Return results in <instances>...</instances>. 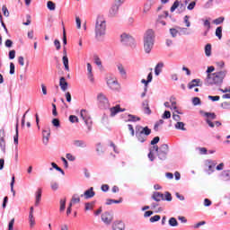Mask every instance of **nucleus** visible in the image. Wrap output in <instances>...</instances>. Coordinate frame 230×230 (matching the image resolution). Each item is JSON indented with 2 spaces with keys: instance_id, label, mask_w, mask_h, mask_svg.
Listing matches in <instances>:
<instances>
[{
  "instance_id": "obj_45",
  "label": "nucleus",
  "mask_w": 230,
  "mask_h": 230,
  "mask_svg": "<svg viewBox=\"0 0 230 230\" xmlns=\"http://www.w3.org/2000/svg\"><path fill=\"white\" fill-rule=\"evenodd\" d=\"M162 118L163 119H170L172 118V113L169 111H165Z\"/></svg>"
},
{
  "instance_id": "obj_59",
  "label": "nucleus",
  "mask_w": 230,
  "mask_h": 230,
  "mask_svg": "<svg viewBox=\"0 0 230 230\" xmlns=\"http://www.w3.org/2000/svg\"><path fill=\"white\" fill-rule=\"evenodd\" d=\"M54 46L56 47L57 51H59L61 45H60V40H54Z\"/></svg>"
},
{
  "instance_id": "obj_41",
  "label": "nucleus",
  "mask_w": 230,
  "mask_h": 230,
  "mask_svg": "<svg viewBox=\"0 0 230 230\" xmlns=\"http://www.w3.org/2000/svg\"><path fill=\"white\" fill-rule=\"evenodd\" d=\"M47 8H49V10H50V11H54L55 8H57V5L52 1H49L47 3Z\"/></svg>"
},
{
  "instance_id": "obj_43",
  "label": "nucleus",
  "mask_w": 230,
  "mask_h": 230,
  "mask_svg": "<svg viewBox=\"0 0 230 230\" xmlns=\"http://www.w3.org/2000/svg\"><path fill=\"white\" fill-rule=\"evenodd\" d=\"M170 34L172 35V37H173V39H175V37H177V35L179 34V31L177 30V27L176 29L175 28H172L170 29Z\"/></svg>"
},
{
  "instance_id": "obj_14",
  "label": "nucleus",
  "mask_w": 230,
  "mask_h": 230,
  "mask_svg": "<svg viewBox=\"0 0 230 230\" xmlns=\"http://www.w3.org/2000/svg\"><path fill=\"white\" fill-rule=\"evenodd\" d=\"M94 195H96V192H94V188L91 187L90 189L85 190L84 193L81 195V197H84V199H86L87 200L89 199H93Z\"/></svg>"
},
{
  "instance_id": "obj_22",
  "label": "nucleus",
  "mask_w": 230,
  "mask_h": 230,
  "mask_svg": "<svg viewBox=\"0 0 230 230\" xmlns=\"http://www.w3.org/2000/svg\"><path fill=\"white\" fill-rule=\"evenodd\" d=\"M200 79H193L191 82L189 83L188 87L189 89H193V87H200Z\"/></svg>"
},
{
  "instance_id": "obj_12",
  "label": "nucleus",
  "mask_w": 230,
  "mask_h": 230,
  "mask_svg": "<svg viewBox=\"0 0 230 230\" xmlns=\"http://www.w3.org/2000/svg\"><path fill=\"white\" fill-rule=\"evenodd\" d=\"M119 12V5L113 4L109 11L110 17H118V13Z\"/></svg>"
},
{
  "instance_id": "obj_10",
  "label": "nucleus",
  "mask_w": 230,
  "mask_h": 230,
  "mask_svg": "<svg viewBox=\"0 0 230 230\" xmlns=\"http://www.w3.org/2000/svg\"><path fill=\"white\" fill-rule=\"evenodd\" d=\"M107 85L110 87V89H112L113 91H117V89H119V84L118 83V80H116V77H108Z\"/></svg>"
},
{
  "instance_id": "obj_39",
  "label": "nucleus",
  "mask_w": 230,
  "mask_h": 230,
  "mask_svg": "<svg viewBox=\"0 0 230 230\" xmlns=\"http://www.w3.org/2000/svg\"><path fill=\"white\" fill-rule=\"evenodd\" d=\"M118 70L120 73L121 76H127V71H125L123 65H118Z\"/></svg>"
},
{
  "instance_id": "obj_46",
  "label": "nucleus",
  "mask_w": 230,
  "mask_h": 230,
  "mask_svg": "<svg viewBox=\"0 0 230 230\" xmlns=\"http://www.w3.org/2000/svg\"><path fill=\"white\" fill-rule=\"evenodd\" d=\"M216 36L219 39V40L222 39V27H217L216 29Z\"/></svg>"
},
{
  "instance_id": "obj_32",
  "label": "nucleus",
  "mask_w": 230,
  "mask_h": 230,
  "mask_svg": "<svg viewBox=\"0 0 230 230\" xmlns=\"http://www.w3.org/2000/svg\"><path fill=\"white\" fill-rule=\"evenodd\" d=\"M169 226H171V227H177L179 226V222H177L175 217H171L169 219Z\"/></svg>"
},
{
  "instance_id": "obj_30",
  "label": "nucleus",
  "mask_w": 230,
  "mask_h": 230,
  "mask_svg": "<svg viewBox=\"0 0 230 230\" xmlns=\"http://www.w3.org/2000/svg\"><path fill=\"white\" fill-rule=\"evenodd\" d=\"M177 30H180V35H190V32L188 31V28H184V27H176Z\"/></svg>"
},
{
  "instance_id": "obj_58",
  "label": "nucleus",
  "mask_w": 230,
  "mask_h": 230,
  "mask_svg": "<svg viewBox=\"0 0 230 230\" xmlns=\"http://www.w3.org/2000/svg\"><path fill=\"white\" fill-rule=\"evenodd\" d=\"M196 5H197V2L193 1L190 4H188L187 10H193Z\"/></svg>"
},
{
  "instance_id": "obj_37",
  "label": "nucleus",
  "mask_w": 230,
  "mask_h": 230,
  "mask_svg": "<svg viewBox=\"0 0 230 230\" xmlns=\"http://www.w3.org/2000/svg\"><path fill=\"white\" fill-rule=\"evenodd\" d=\"M205 54H206V57H211V44H207L205 46Z\"/></svg>"
},
{
  "instance_id": "obj_15",
  "label": "nucleus",
  "mask_w": 230,
  "mask_h": 230,
  "mask_svg": "<svg viewBox=\"0 0 230 230\" xmlns=\"http://www.w3.org/2000/svg\"><path fill=\"white\" fill-rule=\"evenodd\" d=\"M153 200H155V202H161V200H164V194L159 191H155L152 195Z\"/></svg>"
},
{
  "instance_id": "obj_40",
  "label": "nucleus",
  "mask_w": 230,
  "mask_h": 230,
  "mask_svg": "<svg viewBox=\"0 0 230 230\" xmlns=\"http://www.w3.org/2000/svg\"><path fill=\"white\" fill-rule=\"evenodd\" d=\"M221 109H225L226 111H230V102H224L220 104Z\"/></svg>"
},
{
  "instance_id": "obj_61",
  "label": "nucleus",
  "mask_w": 230,
  "mask_h": 230,
  "mask_svg": "<svg viewBox=\"0 0 230 230\" xmlns=\"http://www.w3.org/2000/svg\"><path fill=\"white\" fill-rule=\"evenodd\" d=\"M225 18L224 17H219L216 20H214V24H222V22H224Z\"/></svg>"
},
{
  "instance_id": "obj_60",
  "label": "nucleus",
  "mask_w": 230,
  "mask_h": 230,
  "mask_svg": "<svg viewBox=\"0 0 230 230\" xmlns=\"http://www.w3.org/2000/svg\"><path fill=\"white\" fill-rule=\"evenodd\" d=\"M66 159H68V161H76V157H75L73 155H71V153H67L66 155Z\"/></svg>"
},
{
  "instance_id": "obj_33",
  "label": "nucleus",
  "mask_w": 230,
  "mask_h": 230,
  "mask_svg": "<svg viewBox=\"0 0 230 230\" xmlns=\"http://www.w3.org/2000/svg\"><path fill=\"white\" fill-rule=\"evenodd\" d=\"M179 6H181V2L179 0H176L173 2L172 5L171 6L170 11L172 12V13H173V12L175 11L176 8H179Z\"/></svg>"
},
{
  "instance_id": "obj_18",
  "label": "nucleus",
  "mask_w": 230,
  "mask_h": 230,
  "mask_svg": "<svg viewBox=\"0 0 230 230\" xmlns=\"http://www.w3.org/2000/svg\"><path fill=\"white\" fill-rule=\"evenodd\" d=\"M112 229L113 230H124L125 229V223L123 221H115L112 224Z\"/></svg>"
},
{
  "instance_id": "obj_42",
  "label": "nucleus",
  "mask_w": 230,
  "mask_h": 230,
  "mask_svg": "<svg viewBox=\"0 0 230 230\" xmlns=\"http://www.w3.org/2000/svg\"><path fill=\"white\" fill-rule=\"evenodd\" d=\"M172 193L166 191L165 194L164 195V200H167V202H172Z\"/></svg>"
},
{
  "instance_id": "obj_44",
  "label": "nucleus",
  "mask_w": 230,
  "mask_h": 230,
  "mask_svg": "<svg viewBox=\"0 0 230 230\" xmlns=\"http://www.w3.org/2000/svg\"><path fill=\"white\" fill-rule=\"evenodd\" d=\"M159 220H161V216L155 215V216L150 217L149 222L154 224V222H159Z\"/></svg>"
},
{
  "instance_id": "obj_6",
  "label": "nucleus",
  "mask_w": 230,
  "mask_h": 230,
  "mask_svg": "<svg viewBox=\"0 0 230 230\" xmlns=\"http://www.w3.org/2000/svg\"><path fill=\"white\" fill-rule=\"evenodd\" d=\"M97 102L100 109H109L111 107V103L109 102V98L103 93H100L97 94Z\"/></svg>"
},
{
  "instance_id": "obj_53",
  "label": "nucleus",
  "mask_w": 230,
  "mask_h": 230,
  "mask_svg": "<svg viewBox=\"0 0 230 230\" xmlns=\"http://www.w3.org/2000/svg\"><path fill=\"white\" fill-rule=\"evenodd\" d=\"M69 121H70V123H78V117H76L75 115H70Z\"/></svg>"
},
{
  "instance_id": "obj_5",
  "label": "nucleus",
  "mask_w": 230,
  "mask_h": 230,
  "mask_svg": "<svg viewBox=\"0 0 230 230\" xmlns=\"http://www.w3.org/2000/svg\"><path fill=\"white\" fill-rule=\"evenodd\" d=\"M120 42L124 46H129L132 49H136V40L127 33L120 35Z\"/></svg>"
},
{
  "instance_id": "obj_49",
  "label": "nucleus",
  "mask_w": 230,
  "mask_h": 230,
  "mask_svg": "<svg viewBox=\"0 0 230 230\" xmlns=\"http://www.w3.org/2000/svg\"><path fill=\"white\" fill-rule=\"evenodd\" d=\"M168 16H169L168 11H164V13L162 14L158 15V19L157 20L166 19Z\"/></svg>"
},
{
  "instance_id": "obj_21",
  "label": "nucleus",
  "mask_w": 230,
  "mask_h": 230,
  "mask_svg": "<svg viewBox=\"0 0 230 230\" xmlns=\"http://www.w3.org/2000/svg\"><path fill=\"white\" fill-rule=\"evenodd\" d=\"M74 146H77V148H85L87 147V143L84 140H74Z\"/></svg>"
},
{
  "instance_id": "obj_25",
  "label": "nucleus",
  "mask_w": 230,
  "mask_h": 230,
  "mask_svg": "<svg viewBox=\"0 0 230 230\" xmlns=\"http://www.w3.org/2000/svg\"><path fill=\"white\" fill-rule=\"evenodd\" d=\"M123 202V198H119V199H106V206H111V204H121Z\"/></svg>"
},
{
  "instance_id": "obj_34",
  "label": "nucleus",
  "mask_w": 230,
  "mask_h": 230,
  "mask_svg": "<svg viewBox=\"0 0 230 230\" xmlns=\"http://www.w3.org/2000/svg\"><path fill=\"white\" fill-rule=\"evenodd\" d=\"M94 208V201L85 203L84 209L85 211H93Z\"/></svg>"
},
{
  "instance_id": "obj_48",
  "label": "nucleus",
  "mask_w": 230,
  "mask_h": 230,
  "mask_svg": "<svg viewBox=\"0 0 230 230\" xmlns=\"http://www.w3.org/2000/svg\"><path fill=\"white\" fill-rule=\"evenodd\" d=\"M29 223H30V227H33L35 226V217L33 215H29Z\"/></svg>"
},
{
  "instance_id": "obj_26",
  "label": "nucleus",
  "mask_w": 230,
  "mask_h": 230,
  "mask_svg": "<svg viewBox=\"0 0 230 230\" xmlns=\"http://www.w3.org/2000/svg\"><path fill=\"white\" fill-rule=\"evenodd\" d=\"M15 136L13 137L14 139V145H19V119L17 120L16 126H15Z\"/></svg>"
},
{
  "instance_id": "obj_16",
  "label": "nucleus",
  "mask_w": 230,
  "mask_h": 230,
  "mask_svg": "<svg viewBox=\"0 0 230 230\" xmlns=\"http://www.w3.org/2000/svg\"><path fill=\"white\" fill-rule=\"evenodd\" d=\"M110 111H111V118H113V116H116L118 112H125V109H121L119 105H116L115 107L111 108Z\"/></svg>"
},
{
  "instance_id": "obj_24",
  "label": "nucleus",
  "mask_w": 230,
  "mask_h": 230,
  "mask_svg": "<svg viewBox=\"0 0 230 230\" xmlns=\"http://www.w3.org/2000/svg\"><path fill=\"white\" fill-rule=\"evenodd\" d=\"M68 84L66 82V77H60L59 79V86L62 91H67Z\"/></svg>"
},
{
  "instance_id": "obj_35",
  "label": "nucleus",
  "mask_w": 230,
  "mask_h": 230,
  "mask_svg": "<svg viewBox=\"0 0 230 230\" xmlns=\"http://www.w3.org/2000/svg\"><path fill=\"white\" fill-rule=\"evenodd\" d=\"M184 127H185L184 122H177V123L175 124V128H176L177 130H183V131H186V128H184Z\"/></svg>"
},
{
  "instance_id": "obj_47",
  "label": "nucleus",
  "mask_w": 230,
  "mask_h": 230,
  "mask_svg": "<svg viewBox=\"0 0 230 230\" xmlns=\"http://www.w3.org/2000/svg\"><path fill=\"white\" fill-rule=\"evenodd\" d=\"M13 184H15V176H13L11 181V191L13 192V196L15 197V190H13Z\"/></svg>"
},
{
  "instance_id": "obj_54",
  "label": "nucleus",
  "mask_w": 230,
  "mask_h": 230,
  "mask_svg": "<svg viewBox=\"0 0 230 230\" xmlns=\"http://www.w3.org/2000/svg\"><path fill=\"white\" fill-rule=\"evenodd\" d=\"M222 174H223V177L226 179V181H230V170L224 171Z\"/></svg>"
},
{
  "instance_id": "obj_4",
  "label": "nucleus",
  "mask_w": 230,
  "mask_h": 230,
  "mask_svg": "<svg viewBox=\"0 0 230 230\" xmlns=\"http://www.w3.org/2000/svg\"><path fill=\"white\" fill-rule=\"evenodd\" d=\"M107 31V22L102 18H97L95 24V36L97 39L100 37L105 36V32Z\"/></svg>"
},
{
  "instance_id": "obj_17",
  "label": "nucleus",
  "mask_w": 230,
  "mask_h": 230,
  "mask_svg": "<svg viewBox=\"0 0 230 230\" xmlns=\"http://www.w3.org/2000/svg\"><path fill=\"white\" fill-rule=\"evenodd\" d=\"M49 136H51V129L48 128L47 129L43 130V143L48 145L49 143Z\"/></svg>"
},
{
  "instance_id": "obj_50",
  "label": "nucleus",
  "mask_w": 230,
  "mask_h": 230,
  "mask_svg": "<svg viewBox=\"0 0 230 230\" xmlns=\"http://www.w3.org/2000/svg\"><path fill=\"white\" fill-rule=\"evenodd\" d=\"M2 11L4 17H10V12L8 11V8L6 7V5H3Z\"/></svg>"
},
{
  "instance_id": "obj_8",
  "label": "nucleus",
  "mask_w": 230,
  "mask_h": 230,
  "mask_svg": "<svg viewBox=\"0 0 230 230\" xmlns=\"http://www.w3.org/2000/svg\"><path fill=\"white\" fill-rule=\"evenodd\" d=\"M80 114H81V118L84 119L85 125L88 127V132H91L93 120L91 119V117L89 115H87V111L82 110Z\"/></svg>"
},
{
  "instance_id": "obj_62",
  "label": "nucleus",
  "mask_w": 230,
  "mask_h": 230,
  "mask_svg": "<svg viewBox=\"0 0 230 230\" xmlns=\"http://www.w3.org/2000/svg\"><path fill=\"white\" fill-rule=\"evenodd\" d=\"M159 141H161V138L159 137H155L153 138V140L151 141V145H153V146L157 145V143H159Z\"/></svg>"
},
{
  "instance_id": "obj_55",
  "label": "nucleus",
  "mask_w": 230,
  "mask_h": 230,
  "mask_svg": "<svg viewBox=\"0 0 230 230\" xmlns=\"http://www.w3.org/2000/svg\"><path fill=\"white\" fill-rule=\"evenodd\" d=\"M192 103H193V105H195V106L200 105V103H201L200 98H199V97H194V98H192Z\"/></svg>"
},
{
  "instance_id": "obj_63",
  "label": "nucleus",
  "mask_w": 230,
  "mask_h": 230,
  "mask_svg": "<svg viewBox=\"0 0 230 230\" xmlns=\"http://www.w3.org/2000/svg\"><path fill=\"white\" fill-rule=\"evenodd\" d=\"M52 125L54 127H60V120L58 119H52Z\"/></svg>"
},
{
  "instance_id": "obj_20",
  "label": "nucleus",
  "mask_w": 230,
  "mask_h": 230,
  "mask_svg": "<svg viewBox=\"0 0 230 230\" xmlns=\"http://www.w3.org/2000/svg\"><path fill=\"white\" fill-rule=\"evenodd\" d=\"M87 76L90 82H94V75H93V66L91 65V63H87Z\"/></svg>"
},
{
  "instance_id": "obj_1",
  "label": "nucleus",
  "mask_w": 230,
  "mask_h": 230,
  "mask_svg": "<svg viewBox=\"0 0 230 230\" xmlns=\"http://www.w3.org/2000/svg\"><path fill=\"white\" fill-rule=\"evenodd\" d=\"M227 71L221 70L216 73L208 74L207 75L206 82L208 85H217V87H220L222 84H224V78L226 76Z\"/></svg>"
},
{
  "instance_id": "obj_13",
  "label": "nucleus",
  "mask_w": 230,
  "mask_h": 230,
  "mask_svg": "<svg viewBox=\"0 0 230 230\" xmlns=\"http://www.w3.org/2000/svg\"><path fill=\"white\" fill-rule=\"evenodd\" d=\"M63 65L65 66V70L69 71V58H67V50L66 49V47H64L63 50Z\"/></svg>"
},
{
  "instance_id": "obj_31",
  "label": "nucleus",
  "mask_w": 230,
  "mask_h": 230,
  "mask_svg": "<svg viewBox=\"0 0 230 230\" xmlns=\"http://www.w3.org/2000/svg\"><path fill=\"white\" fill-rule=\"evenodd\" d=\"M204 116H206L207 119H217V114L215 112H205Z\"/></svg>"
},
{
  "instance_id": "obj_56",
  "label": "nucleus",
  "mask_w": 230,
  "mask_h": 230,
  "mask_svg": "<svg viewBox=\"0 0 230 230\" xmlns=\"http://www.w3.org/2000/svg\"><path fill=\"white\" fill-rule=\"evenodd\" d=\"M208 100H211V102H218L220 100V96L216 95H208Z\"/></svg>"
},
{
  "instance_id": "obj_11",
  "label": "nucleus",
  "mask_w": 230,
  "mask_h": 230,
  "mask_svg": "<svg viewBox=\"0 0 230 230\" xmlns=\"http://www.w3.org/2000/svg\"><path fill=\"white\" fill-rule=\"evenodd\" d=\"M101 218L106 226H111L114 217L110 214V212H104L102 214Z\"/></svg>"
},
{
  "instance_id": "obj_36",
  "label": "nucleus",
  "mask_w": 230,
  "mask_h": 230,
  "mask_svg": "<svg viewBox=\"0 0 230 230\" xmlns=\"http://www.w3.org/2000/svg\"><path fill=\"white\" fill-rule=\"evenodd\" d=\"M151 9H152V4H144V8H143V13H144V15H146V13H148V12H150Z\"/></svg>"
},
{
  "instance_id": "obj_27",
  "label": "nucleus",
  "mask_w": 230,
  "mask_h": 230,
  "mask_svg": "<svg viewBox=\"0 0 230 230\" xmlns=\"http://www.w3.org/2000/svg\"><path fill=\"white\" fill-rule=\"evenodd\" d=\"M79 202H80V196H78V194H74L72 196V199L69 204L73 206V204H79Z\"/></svg>"
},
{
  "instance_id": "obj_9",
  "label": "nucleus",
  "mask_w": 230,
  "mask_h": 230,
  "mask_svg": "<svg viewBox=\"0 0 230 230\" xmlns=\"http://www.w3.org/2000/svg\"><path fill=\"white\" fill-rule=\"evenodd\" d=\"M205 166L208 168L206 170L207 173L208 175H211V173H213V172H215V166H217V161L206 160Z\"/></svg>"
},
{
  "instance_id": "obj_7",
  "label": "nucleus",
  "mask_w": 230,
  "mask_h": 230,
  "mask_svg": "<svg viewBox=\"0 0 230 230\" xmlns=\"http://www.w3.org/2000/svg\"><path fill=\"white\" fill-rule=\"evenodd\" d=\"M169 148L166 144H163L157 152V156L160 161H166V156L168 155Z\"/></svg>"
},
{
  "instance_id": "obj_2",
  "label": "nucleus",
  "mask_w": 230,
  "mask_h": 230,
  "mask_svg": "<svg viewBox=\"0 0 230 230\" xmlns=\"http://www.w3.org/2000/svg\"><path fill=\"white\" fill-rule=\"evenodd\" d=\"M150 134H152V129L147 126L143 127L141 125H137L135 128V136L139 143H145L146 139H148Z\"/></svg>"
},
{
  "instance_id": "obj_38",
  "label": "nucleus",
  "mask_w": 230,
  "mask_h": 230,
  "mask_svg": "<svg viewBox=\"0 0 230 230\" xmlns=\"http://www.w3.org/2000/svg\"><path fill=\"white\" fill-rule=\"evenodd\" d=\"M51 166H52V168L57 170V172H60V173H62V175H66V172H64V170H62V168L58 167V165H57L54 162L51 163Z\"/></svg>"
},
{
  "instance_id": "obj_19",
  "label": "nucleus",
  "mask_w": 230,
  "mask_h": 230,
  "mask_svg": "<svg viewBox=\"0 0 230 230\" xmlns=\"http://www.w3.org/2000/svg\"><path fill=\"white\" fill-rule=\"evenodd\" d=\"M42 199V189L39 188L36 191L35 197V206H39L40 204V200Z\"/></svg>"
},
{
  "instance_id": "obj_64",
  "label": "nucleus",
  "mask_w": 230,
  "mask_h": 230,
  "mask_svg": "<svg viewBox=\"0 0 230 230\" xmlns=\"http://www.w3.org/2000/svg\"><path fill=\"white\" fill-rule=\"evenodd\" d=\"M94 64H96V66H102V59H100L98 56L94 57Z\"/></svg>"
},
{
  "instance_id": "obj_29",
  "label": "nucleus",
  "mask_w": 230,
  "mask_h": 230,
  "mask_svg": "<svg viewBox=\"0 0 230 230\" xmlns=\"http://www.w3.org/2000/svg\"><path fill=\"white\" fill-rule=\"evenodd\" d=\"M128 121L129 122H136V121H141V118L136 116V115H132V114H128Z\"/></svg>"
},
{
  "instance_id": "obj_52",
  "label": "nucleus",
  "mask_w": 230,
  "mask_h": 230,
  "mask_svg": "<svg viewBox=\"0 0 230 230\" xmlns=\"http://www.w3.org/2000/svg\"><path fill=\"white\" fill-rule=\"evenodd\" d=\"M183 21H184L187 28H190L191 26V22H190V16L185 15L183 18Z\"/></svg>"
},
{
  "instance_id": "obj_51",
  "label": "nucleus",
  "mask_w": 230,
  "mask_h": 230,
  "mask_svg": "<svg viewBox=\"0 0 230 230\" xmlns=\"http://www.w3.org/2000/svg\"><path fill=\"white\" fill-rule=\"evenodd\" d=\"M66 210V199L60 200V208L59 211H65Z\"/></svg>"
},
{
  "instance_id": "obj_57",
  "label": "nucleus",
  "mask_w": 230,
  "mask_h": 230,
  "mask_svg": "<svg viewBox=\"0 0 230 230\" xmlns=\"http://www.w3.org/2000/svg\"><path fill=\"white\" fill-rule=\"evenodd\" d=\"M15 224V218L11 219L8 224V230H13V225Z\"/></svg>"
},
{
  "instance_id": "obj_3",
  "label": "nucleus",
  "mask_w": 230,
  "mask_h": 230,
  "mask_svg": "<svg viewBox=\"0 0 230 230\" xmlns=\"http://www.w3.org/2000/svg\"><path fill=\"white\" fill-rule=\"evenodd\" d=\"M155 36L154 35V30L149 29L144 35V49L146 53H150L154 48Z\"/></svg>"
},
{
  "instance_id": "obj_28",
  "label": "nucleus",
  "mask_w": 230,
  "mask_h": 230,
  "mask_svg": "<svg viewBox=\"0 0 230 230\" xmlns=\"http://www.w3.org/2000/svg\"><path fill=\"white\" fill-rule=\"evenodd\" d=\"M0 148L4 154L6 153V142L4 141V137H0Z\"/></svg>"
},
{
  "instance_id": "obj_23",
  "label": "nucleus",
  "mask_w": 230,
  "mask_h": 230,
  "mask_svg": "<svg viewBox=\"0 0 230 230\" xmlns=\"http://www.w3.org/2000/svg\"><path fill=\"white\" fill-rule=\"evenodd\" d=\"M163 67H164V63L159 62L155 67V75L159 76L161 75V71H163Z\"/></svg>"
}]
</instances>
